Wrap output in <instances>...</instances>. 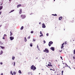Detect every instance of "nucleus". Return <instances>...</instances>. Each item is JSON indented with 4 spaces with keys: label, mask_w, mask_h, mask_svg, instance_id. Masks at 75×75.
<instances>
[{
    "label": "nucleus",
    "mask_w": 75,
    "mask_h": 75,
    "mask_svg": "<svg viewBox=\"0 0 75 75\" xmlns=\"http://www.w3.org/2000/svg\"><path fill=\"white\" fill-rule=\"evenodd\" d=\"M31 69L33 70V71H35L36 69V67L34 66V65H32L31 67Z\"/></svg>",
    "instance_id": "f257e3e1"
},
{
    "label": "nucleus",
    "mask_w": 75,
    "mask_h": 75,
    "mask_svg": "<svg viewBox=\"0 0 75 75\" xmlns=\"http://www.w3.org/2000/svg\"><path fill=\"white\" fill-rule=\"evenodd\" d=\"M26 17V16H25V15H22L21 16V17L22 18H23V19L24 18H25Z\"/></svg>",
    "instance_id": "f03ea898"
},
{
    "label": "nucleus",
    "mask_w": 75,
    "mask_h": 75,
    "mask_svg": "<svg viewBox=\"0 0 75 75\" xmlns=\"http://www.w3.org/2000/svg\"><path fill=\"white\" fill-rule=\"evenodd\" d=\"M53 44V42H52V41H50L49 43V47L51 46V45H52Z\"/></svg>",
    "instance_id": "7ed1b4c3"
},
{
    "label": "nucleus",
    "mask_w": 75,
    "mask_h": 75,
    "mask_svg": "<svg viewBox=\"0 0 75 75\" xmlns=\"http://www.w3.org/2000/svg\"><path fill=\"white\" fill-rule=\"evenodd\" d=\"M14 38V37H13L12 36L10 37V40H11V41H12V40H13Z\"/></svg>",
    "instance_id": "20e7f679"
},
{
    "label": "nucleus",
    "mask_w": 75,
    "mask_h": 75,
    "mask_svg": "<svg viewBox=\"0 0 75 75\" xmlns=\"http://www.w3.org/2000/svg\"><path fill=\"white\" fill-rule=\"evenodd\" d=\"M46 27V26L45 25V24L44 23H43L42 24V28H44Z\"/></svg>",
    "instance_id": "39448f33"
},
{
    "label": "nucleus",
    "mask_w": 75,
    "mask_h": 75,
    "mask_svg": "<svg viewBox=\"0 0 75 75\" xmlns=\"http://www.w3.org/2000/svg\"><path fill=\"white\" fill-rule=\"evenodd\" d=\"M45 50H46V53H48V52H49L48 50L47 49H45Z\"/></svg>",
    "instance_id": "423d86ee"
},
{
    "label": "nucleus",
    "mask_w": 75,
    "mask_h": 75,
    "mask_svg": "<svg viewBox=\"0 0 75 75\" xmlns=\"http://www.w3.org/2000/svg\"><path fill=\"white\" fill-rule=\"evenodd\" d=\"M21 13H22V9H21L20 10L19 13L20 14H21Z\"/></svg>",
    "instance_id": "0eeeda50"
},
{
    "label": "nucleus",
    "mask_w": 75,
    "mask_h": 75,
    "mask_svg": "<svg viewBox=\"0 0 75 75\" xmlns=\"http://www.w3.org/2000/svg\"><path fill=\"white\" fill-rule=\"evenodd\" d=\"M54 47H52L50 49L51 50H52V51H54Z\"/></svg>",
    "instance_id": "6e6552de"
},
{
    "label": "nucleus",
    "mask_w": 75,
    "mask_h": 75,
    "mask_svg": "<svg viewBox=\"0 0 75 75\" xmlns=\"http://www.w3.org/2000/svg\"><path fill=\"white\" fill-rule=\"evenodd\" d=\"M21 4H19L17 6V8H18V7H21Z\"/></svg>",
    "instance_id": "1a4fd4ad"
},
{
    "label": "nucleus",
    "mask_w": 75,
    "mask_h": 75,
    "mask_svg": "<svg viewBox=\"0 0 75 75\" xmlns=\"http://www.w3.org/2000/svg\"><path fill=\"white\" fill-rule=\"evenodd\" d=\"M24 41L25 42H27V38L25 37L24 38Z\"/></svg>",
    "instance_id": "9d476101"
},
{
    "label": "nucleus",
    "mask_w": 75,
    "mask_h": 75,
    "mask_svg": "<svg viewBox=\"0 0 75 75\" xmlns=\"http://www.w3.org/2000/svg\"><path fill=\"white\" fill-rule=\"evenodd\" d=\"M3 50H1V52L0 53V55H1V54H3Z\"/></svg>",
    "instance_id": "9b49d317"
},
{
    "label": "nucleus",
    "mask_w": 75,
    "mask_h": 75,
    "mask_svg": "<svg viewBox=\"0 0 75 75\" xmlns=\"http://www.w3.org/2000/svg\"><path fill=\"white\" fill-rule=\"evenodd\" d=\"M62 17L61 16L59 18V20H61V19H62Z\"/></svg>",
    "instance_id": "f8f14e48"
},
{
    "label": "nucleus",
    "mask_w": 75,
    "mask_h": 75,
    "mask_svg": "<svg viewBox=\"0 0 75 75\" xmlns=\"http://www.w3.org/2000/svg\"><path fill=\"white\" fill-rule=\"evenodd\" d=\"M64 43H63L62 44V47H61V49H62V48H63V47H64V46H63L64 45Z\"/></svg>",
    "instance_id": "ddd939ff"
},
{
    "label": "nucleus",
    "mask_w": 75,
    "mask_h": 75,
    "mask_svg": "<svg viewBox=\"0 0 75 75\" xmlns=\"http://www.w3.org/2000/svg\"><path fill=\"white\" fill-rule=\"evenodd\" d=\"M2 9H3V6H0V11L1 10H2Z\"/></svg>",
    "instance_id": "4468645a"
},
{
    "label": "nucleus",
    "mask_w": 75,
    "mask_h": 75,
    "mask_svg": "<svg viewBox=\"0 0 75 75\" xmlns=\"http://www.w3.org/2000/svg\"><path fill=\"white\" fill-rule=\"evenodd\" d=\"M10 74H12V75H13V71H10Z\"/></svg>",
    "instance_id": "2eb2a0df"
},
{
    "label": "nucleus",
    "mask_w": 75,
    "mask_h": 75,
    "mask_svg": "<svg viewBox=\"0 0 75 75\" xmlns=\"http://www.w3.org/2000/svg\"><path fill=\"white\" fill-rule=\"evenodd\" d=\"M12 59L13 60H14V59H15V57L14 56H12Z\"/></svg>",
    "instance_id": "dca6fc26"
},
{
    "label": "nucleus",
    "mask_w": 75,
    "mask_h": 75,
    "mask_svg": "<svg viewBox=\"0 0 75 75\" xmlns=\"http://www.w3.org/2000/svg\"><path fill=\"white\" fill-rule=\"evenodd\" d=\"M0 47H1V48L2 49H3L4 48V47L1 46H0Z\"/></svg>",
    "instance_id": "f3484780"
},
{
    "label": "nucleus",
    "mask_w": 75,
    "mask_h": 75,
    "mask_svg": "<svg viewBox=\"0 0 75 75\" xmlns=\"http://www.w3.org/2000/svg\"><path fill=\"white\" fill-rule=\"evenodd\" d=\"M24 28V26H22L21 28V30H23V29Z\"/></svg>",
    "instance_id": "a211bd4d"
},
{
    "label": "nucleus",
    "mask_w": 75,
    "mask_h": 75,
    "mask_svg": "<svg viewBox=\"0 0 75 75\" xmlns=\"http://www.w3.org/2000/svg\"><path fill=\"white\" fill-rule=\"evenodd\" d=\"M18 72H19V74H22L21 73V70H19L18 71Z\"/></svg>",
    "instance_id": "6ab92c4d"
},
{
    "label": "nucleus",
    "mask_w": 75,
    "mask_h": 75,
    "mask_svg": "<svg viewBox=\"0 0 75 75\" xmlns=\"http://www.w3.org/2000/svg\"><path fill=\"white\" fill-rule=\"evenodd\" d=\"M65 64L66 65L65 67H69V66H68V65H67V64L66 63H65ZM66 65H67V66H66Z\"/></svg>",
    "instance_id": "aec40b11"
},
{
    "label": "nucleus",
    "mask_w": 75,
    "mask_h": 75,
    "mask_svg": "<svg viewBox=\"0 0 75 75\" xmlns=\"http://www.w3.org/2000/svg\"><path fill=\"white\" fill-rule=\"evenodd\" d=\"M10 36H11V35H13V33H11V31L10 32Z\"/></svg>",
    "instance_id": "412c9836"
},
{
    "label": "nucleus",
    "mask_w": 75,
    "mask_h": 75,
    "mask_svg": "<svg viewBox=\"0 0 75 75\" xmlns=\"http://www.w3.org/2000/svg\"><path fill=\"white\" fill-rule=\"evenodd\" d=\"M30 47H33V44L32 43H31L30 44Z\"/></svg>",
    "instance_id": "4be33fe9"
},
{
    "label": "nucleus",
    "mask_w": 75,
    "mask_h": 75,
    "mask_svg": "<svg viewBox=\"0 0 75 75\" xmlns=\"http://www.w3.org/2000/svg\"><path fill=\"white\" fill-rule=\"evenodd\" d=\"M14 11V10H12V11H11L9 13H11L12 12H13Z\"/></svg>",
    "instance_id": "5701e85b"
},
{
    "label": "nucleus",
    "mask_w": 75,
    "mask_h": 75,
    "mask_svg": "<svg viewBox=\"0 0 75 75\" xmlns=\"http://www.w3.org/2000/svg\"><path fill=\"white\" fill-rule=\"evenodd\" d=\"M0 43L1 45H3V43H2L1 41H0Z\"/></svg>",
    "instance_id": "b1692460"
},
{
    "label": "nucleus",
    "mask_w": 75,
    "mask_h": 75,
    "mask_svg": "<svg viewBox=\"0 0 75 75\" xmlns=\"http://www.w3.org/2000/svg\"><path fill=\"white\" fill-rule=\"evenodd\" d=\"M13 73L14 75H16V72L15 71L13 72Z\"/></svg>",
    "instance_id": "393cba45"
},
{
    "label": "nucleus",
    "mask_w": 75,
    "mask_h": 75,
    "mask_svg": "<svg viewBox=\"0 0 75 75\" xmlns=\"http://www.w3.org/2000/svg\"><path fill=\"white\" fill-rule=\"evenodd\" d=\"M35 41H36L35 39H33V41L34 42H35Z\"/></svg>",
    "instance_id": "a878e982"
},
{
    "label": "nucleus",
    "mask_w": 75,
    "mask_h": 75,
    "mask_svg": "<svg viewBox=\"0 0 75 75\" xmlns=\"http://www.w3.org/2000/svg\"><path fill=\"white\" fill-rule=\"evenodd\" d=\"M42 36L43 37V34L41 35H40V37H41V36Z\"/></svg>",
    "instance_id": "bb28decb"
},
{
    "label": "nucleus",
    "mask_w": 75,
    "mask_h": 75,
    "mask_svg": "<svg viewBox=\"0 0 75 75\" xmlns=\"http://www.w3.org/2000/svg\"><path fill=\"white\" fill-rule=\"evenodd\" d=\"M74 54H75V49H74Z\"/></svg>",
    "instance_id": "cd10ccee"
},
{
    "label": "nucleus",
    "mask_w": 75,
    "mask_h": 75,
    "mask_svg": "<svg viewBox=\"0 0 75 75\" xmlns=\"http://www.w3.org/2000/svg\"><path fill=\"white\" fill-rule=\"evenodd\" d=\"M15 65H16V63L15 62H14V64H13V65L14 67V66H15Z\"/></svg>",
    "instance_id": "c85d7f7f"
},
{
    "label": "nucleus",
    "mask_w": 75,
    "mask_h": 75,
    "mask_svg": "<svg viewBox=\"0 0 75 75\" xmlns=\"http://www.w3.org/2000/svg\"><path fill=\"white\" fill-rule=\"evenodd\" d=\"M40 34H41V35L43 34L42 33V32H41V31L40 32Z\"/></svg>",
    "instance_id": "c756f323"
},
{
    "label": "nucleus",
    "mask_w": 75,
    "mask_h": 75,
    "mask_svg": "<svg viewBox=\"0 0 75 75\" xmlns=\"http://www.w3.org/2000/svg\"><path fill=\"white\" fill-rule=\"evenodd\" d=\"M43 42H44V44H45V43H46V42H45V40H44Z\"/></svg>",
    "instance_id": "7c9ffc66"
},
{
    "label": "nucleus",
    "mask_w": 75,
    "mask_h": 75,
    "mask_svg": "<svg viewBox=\"0 0 75 75\" xmlns=\"http://www.w3.org/2000/svg\"><path fill=\"white\" fill-rule=\"evenodd\" d=\"M67 42H64V44H65V45H66V44H67Z\"/></svg>",
    "instance_id": "2f4dec72"
},
{
    "label": "nucleus",
    "mask_w": 75,
    "mask_h": 75,
    "mask_svg": "<svg viewBox=\"0 0 75 75\" xmlns=\"http://www.w3.org/2000/svg\"><path fill=\"white\" fill-rule=\"evenodd\" d=\"M63 72H64V71H62V75L63 74Z\"/></svg>",
    "instance_id": "473e14b6"
},
{
    "label": "nucleus",
    "mask_w": 75,
    "mask_h": 75,
    "mask_svg": "<svg viewBox=\"0 0 75 75\" xmlns=\"http://www.w3.org/2000/svg\"><path fill=\"white\" fill-rule=\"evenodd\" d=\"M32 34H33V33H34V32H33V31H32L30 32Z\"/></svg>",
    "instance_id": "72a5a7b5"
},
{
    "label": "nucleus",
    "mask_w": 75,
    "mask_h": 75,
    "mask_svg": "<svg viewBox=\"0 0 75 75\" xmlns=\"http://www.w3.org/2000/svg\"><path fill=\"white\" fill-rule=\"evenodd\" d=\"M57 16V15L56 14H54V16Z\"/></svg>",
    "instance_id": "f704fd0d"
},
{
    "label": "nucleus",
    "mask_w": 75,
    "mask_h": 75,
    "mask_svg": "<svg viewBox=\"0 0 75 75\" xmlns=\"http://www.w3.org/2000/svg\"><path fill=\"white\" fill-rule=\"evenodd\" d=\"M0 64H1V65H2V64H3V63H2V62H1L0 63Z\"/></svg>",
    "instance_id": "c9c22d12"
},
{
    "label": "nucleus",
    "mask_w": 75,
    "mask_h": 75,
    "mask_svg": "<svg viewBox=\"0 0 75 75\" xmlns=\"http://www.w3.org/2000/svg\"><path fill=\"white\" fill-rule=\"evenodd\" d=\"M28 39H30V36H29L28 38Z\"/></svg>",
    "instance_id": "e433bc0d"
},
{
    "label": "nucleus",
    "mask_w": 75,
    "mask_h": 75,
    "mask_svg": "<svg viewBox=\"0 0 75 75\" xmlns=\"http://www.w3.org/2000/svg\"><path fill=\"white\" fill-rule=\"evenodd\" d=\"M60 58H61L62 60H63V59H62V57H60Z\"/></svg>",
    "instance_id": "4c0bfd02"
},
{
    "label": "nucleus",
    "mask_w": 75,
    "mask_h": 75,
    "mask_svg": "<svg viewBox=\"0 0 75 75\" xmlns=\"http://www.w3.org/2000/svg\"><path fill=\"white\" fill-rule=\"evenodd\" d=\"M43 52H46V50H45H45H43Z\"/></svg>",
    "instance_id": "58836bf2"
},
{
    "label": "nucleus",
    "mask_w": 75,
    "mask_h": 75,
    "mask_svg": "<svg viewBox=\"0 0 75 75\" xmlns=\"http://www.w3.org/2000/svg\"><path fill=\"white\" fill-rule=\"evenodd\" d=\"M46 35H47V36H48V35H48V33H47V34H46Z\"/></svg>",
    "instance_id": "ea45409f"
},
{
    "label": "nucleus",
    "mask_w": 75,
    "mask_h": 75,
    "mask_svg": "<svg viewBox=\"0 0 75 75\" xmlns=\"http://www.w3.org/2000/svg\"><path fill=\"white\" fill-rule=\"evenodd\" d=\"M37 48L38 49V48H39V47H38V45H37Z\"/></svg>",
    "instance_id": "a19ab883"
},
{
    "label": "nucleus",
    "mask_w": 75,
    "mask_h": 75,
    "mask_svg": "<svg viewBox=\"0 0 75 75\" xmlns=\"http://www.w3.org/2000/svg\"><path fill=\"white\" fill-rule=\"evenodd\" d=\"M73 58L74 59H75V57H73Z\"/></svg>",
    "instance_id": "79ce46f5"
},
{
    "label": "nucleus",
    "mask_w": 75,
    "mask_h": 75,
    "mask_svg": "<svg viewBox=\"0 0 75 75\" xmlns=\"http://www.w3.org/2000/svg\"><path fill=\"white\" fill-rule=\"evenodd\" d=\"M62 50L61 51H59V52H62Z\"/></svg>",
    "instance_id": "37998d69"
},
{
    "label": "nucleus",
    "mask_w": 75,
    "mask_h": 75,
    "mask_svg": "<svg viewBox=\"0 0 75 75\" xmlns=\"http://www.w3.org/2000/svg\"><path fill=\"white\" fill-rule=\"evenodd\" d=\"M28 75H30V73L28 72Z\"/></svg>",
    "instance_id": "c03bdc74"
},
{
    "label": "nucleus",
    "mask_w": 75,
    "mask_h": 75,
    "mask_svg": "<svg viewBox=\"0 0 75 75\" xmlns=\"http://www.w3.org/2000/svg\"><path fill=\"white\" fill-rule=\"evenodd\" d=\"M2 39H3V40H4V39H5V38H4V37H3L2 38Z\"/></svg>",
    "instance_id": "a18cd8bd"
},
{
    "label": "nucleus",
    "mask_w": 75,
    "mask_h": 75,
    "mask_svg": "<svg viewBox=\"0 0 75 75\" xmlns=\"http://www.w3.org/2000/svg\"><path fill=\"white\" fill-rule=\"evenodd\" d=\"M49 64L50 65H51V62H49Z\"/></svg>",
    "instance_id": "49530a36"
},
{
    "label": "nucleus",
    "mask_w": 75,
    "mask_h": 75,
    "mask_svg": "<svg viewBox=\"0 0 75 75\" xmlns=\"http://www.w3.org/2000/svg\"><path fill=\"white\" fill-rule=\"evenodd\" d=\"M4 36H5V37H6V36H7V35H6V34H5L4 35Z\"/></svg>",
    "instance_id": "de8ad7c7"
},
{
    "label": "nucleus",
    "mask_w": 75,
    "mask_h": 75,
    "mask_svg": "<svg viewBox=\"0 0 75 75\" xmlns=\"http://www.w3.org/2000/svg\"><path fill=\"white\" fill-rule=\"evenodd\" d=\"M1 75H3V73H1Z\"/></svg>",
    "instance_id": "09e8293b"
},
{
    "label": "nucleus",
    "mask_w": 75,
    "mask_h": 75,
    "mask_svg": "<svg viewBox=\"0 0 75 75\" xmlns=\"http://www.w3.org/2000/svg\"><path fill=\"white\" fill-rule=\"evenodd\" d=\"M50 67H52V65L50 64Z\"/></svg>",
    "instance_id": "8fccbe9b"
},
{
    "label": "nucleus",
    "mask_w": 75,
    "mask_h": 75,
    "mask_svg": "<svg viewBox=\"0 0 75 75\" xmlns=\"http://www.w3.org/2000/svg\"><path fill=\"white\" fill-rule=\"evenodd\" d=\"M1 11L0 12V15H1Z\"/></svg>",
    "instance_id": "3c124183"
},
{
    "label": "nucleus",
    "mask_w": 75,
    "mask_h": 75,
    "mask_svg": "<svg viewBox=\"0 0 75 75\" xmlns=\"http://www.w3.org/2000/svg\"><path fill=\"white\" fill-rule=\"evenodd\" d=\"M39 24L40 25V24H41V22H40L39 23Z\"/></svg>",
    "instance_id": "603ef678"
},
{
    "label": "nucleus",
    "mask_w": 75,
    "mask_h": 75,
    "mask_svg": "<svg viewBox=\"0 0 75 75\" xmlns=\"http://www.w3.org/2000/svg\"><path fill=\"white\" fill-rule=\"evenodd\" d=\"M69 68H70V69H71V67H69Z\"/></svg>",
    "instance_id": "864d4df0"
},
{
    "label": "nucleus",
    "mask_w": 75,
    "mask_h": 75,
    "mask_svg": "<svg viewBox=\"0 0 75 75\" xmlns=\"http://www.w3.org/2000/svg\"><path fill=\"white\" fill-rule=\"evenodd\" d=\"M50 64H48V66H49V67H50Z\"/></svg>",
    "instance_id": "5fc2aeb1"
},
{
    "label": "nucleus",
    "mask_w": 75,
    "mask_h": 75,
    "mask_svg": "<svg viewBox=\"0 0 75 75\" xmlns=\"http://www.w3.org/2000/svg\"><path fill=\"white\" fill-rule=\"evenodd\" d=\"M1 5H3V3H2L1 4Z\"/></svg>",
    "instance_id": "6e6d98bb"
},
{
    "label": "nucleus",
    "mask_w": 75,
    "mask_h": 75,
    "mask_svg": "<svg viewBox=\"0 0 75 75\" xmlns=\"http://www.w3.org/2000/svg\"><path fill=\"white\" fill-rule=\"evenodd\" d=\"M38 50H40V48H38Z\"/></svg>",
    "instance_id": "4d7b16f0"
},
{
    "label": "nucleus",
    "mask_w": 75,
    "mask_h": 75,
    "mask_svg": "<svg viewBox=\"0 0 75 75\" xmlns=\"http://www.w3.org/2000/svg\"><path fill=\"white\" fill-rule=\"evenodd\" d=\"M52 16H54V14H52Z\"/></svg>",
    "instance_id": "13d9d810"
},
{
    "label": "nucleus",
    "mask_w": 75,
    "mask_h": 75,
    "mask_svg": "<svg viewBox=\"0 0 75 75\" xmlns=\"http://www.w3.org/2000/svg\"><path fill=\"white\" fill-rule=\"evenodd\" d=\"M12 64H13V65H14V63H13V62L12 63Z\"/></svg>",
    "instance_id": "bf43d9fd"
},
{
    "label": "nucleus",
    "mask_w": 75,
    "mask_h": 75,
    "mask_svg": "<svg viewBox=\"0 0 75 75\" xmlns=\"http://www.w3.org/2000/svg\"><path fill=\"white\" fill-rule=\"evenodd\" d=\"M2 25H0V27H1Z\"/></svg>",
    "instance_id": "052dcab7"
},
{
    "label": "nucleus",
    "mask_w": 75,
    "mask_h": 75,
    "mask_svg": "<svg viewBox=\"0 0 75 75\" xmlns=\"http://www.w3.org/2000/svg\"><path fill=\"white\" fill-rule=\"evenodd\" d=\"M52 71H54V70L52 69Z\"/></svg>",
    "instance_id": "680f3d73"
},
{
    "label": "nucleus",
    "mask_w": 75,
    "mask_h": 75,
    "mask_svg": "<svg viewBox=\"0 0 75 75\" xmlns=\"http://www.w3.org/2000/svg\"><path fill=\"white\" fill-rule=\"evenodd\" d=\"M5 37V36L4 35V37Z\"/></svg>",
    "instance_id": "e2e57ef3"
},
{
    "label": "nucleus",
    "mask_w": 75,
    "mask_h": 75,
    "mask_svg": "<svg viewBox=\"0 0 75 75\" xmlns=\"http://www.w3.org/2000/svg\"><path fill=\"white\" fill-rule=\"evenodd\" d=\"M11 1V0H9V1Z\"/></svg>",
    "instance_id": "0e129e2a"
},
{
    "label": "nucleus",
    "mask_w": 75,
    "mask_h": 75,
    "mask_svg": "<svg viewBox=\"0 0 75 75\" xmlns=\"http://www.w3.org/2000/svg\"><path fill=\"white\" fill-rule=\"evenodd\" d=\"M54 73H56V71H55V72H54Z\"/></svg>",
    "instance_id": "69168bd1"
},
{
    "label": "nucleus",
    "mask_w": 75,
    "mask_h": 75,
    "mask_svg": "<svg viewBox=\"0 0 75 75\" xmlns=\"http://www.w3.org/2000/svg\"><path fill=\"white\" fill-rule=\"evenodd\" d=\"M36 59H38V57H37V58H36Z\"/></svg>",
    "instance_id": "338daca9"
},
{
    "label": "nucleus",
    "mask_w": 75,
    "mask_h": 75,
    "mask_svg": "<svg viewBox=\"0 0 75 75\" xmlns=\"http://www.w3.org/2000/svg\"><path fill=\"white\" fill-rule=\"evenodd\" d=\"M42 59H44V58H42Z\"/></svg>",
    "instance_id": "774afa93"
}]
</instances>
